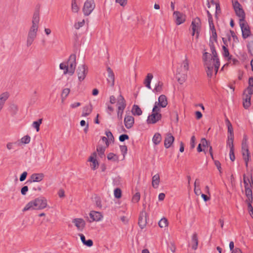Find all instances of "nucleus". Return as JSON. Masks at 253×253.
Returning a JSON list of instances; mask_svg holds the SVG:
<instances>
[{
    "mask_svg": "<svg viewBox=\"0 0 253 253\" xmlns=\"http://www.w3.org/2000/svg\"><path fill=\"white\" fill-rule=\"evenodd\" d=\"M203 60L207 76L211 78L214 74L216 75L220 66L217 53L210 54L206 52L203 55Z\"/></svg>",
    "mask_w": 253,
    "mask_h": 253,
    "instance_id": "1",
    "label": "nucleus"
},
{
    "mask_svg": "<svg viewBox=\"0 0 253 253\" xmlns=\"http://www.w3.org/2000/svg\"><path fill=\"white\" fill-rule=\"evenodd\" d=\"M40 11L39 9H36L33 14L32 18V25L30 27L28 33L26 45L29 47L32 45L37 35V32L39 28V24L40 22Z\"/></svg>",
    "mask_w": 253,
    "mask_h": 253,
    "instance_id": "2",
    "label": "nucleus"
},
{
    "mask_svg": "<svg viewBox=\"0 0 253 253\" xmlns=\"http://www.w3.org/2000/svg\"><path fill=\"white\" fill-rule=\"evenodd\" d=\"M46 199L43 197H40L29 202L23 209V211L30 210H42L46 208Z\"/></svg>",
    "mask_w": 253,
    "mask_h": 253,
    "instance_id": "3",
    "label": "nucleus"
},
{
    "mask_svg": "<svg viewBox=\"0 0 253 253\" xmlns=\"http://www.w3.org/2000/svg\"><path fill=\"white\" fill-rule=\"evenodd\" d=\"M189 60L187 57L185 56V59L181 64L180 68L178 69L177 70L176 78L180 84H183L186 79L187 72L189 70Z\"/></svg>",
    "mask_w": 253,
    "mask_h": 253,
    "instance_id": "4",
    "label": "nucleus"
},
{
    "mask_svg": "<svg viewBox=\"0 0 253 253\" xmlns=\"http://www.w3.org/2000/svg\"><path fill=\"white\" fill-rule=\"evenodd\" d=\"M243 183L247 198L253 197V180L252 175H243Z\"/></svg>",
    "mask_w": 253,
    "mask_h": 253,
    "instance_id": "5",
    "label": "nucleus"
},
{
    "mask_svg": "<svg viewBox=\"0 0 253 253\" xmlns=\"http://www.w3.org/2000/svg\"><path fill=\"white\" fill-rule=\"evenodd\" d=\"M242 153L243 159L246 163V166L248 167V162L250 159L251 156L249 153L247 138L246 136L244 137L242 142Z\"/></svg>",
    "mask_w": 253,
    "mask_h": 253,
    "instance_id": "6",
    "label": "nucleus"
},
{
    "mask_svg": "<svg viewBox=\"0 0 253 253\" xmlns=\"http://www.w3.org/2000/svg\"><path fill=\"white\" fill-rule=\"evenodd\" d=\"M224 44L227 46L229 45L232 47L235 46L239 42V40L233 31H230V35L228 36V40L222 38Z\"/></svg>",
    "mask_w": 253,
    "mask_h": 253,
    "instance_id": "7",
    "label": "nucleus"
},
{
    "mask_svg": "<svg viewBox=\"0 0 253 253\" xmlns=\"http://www.w3.org/2000/svg\"><path fill=\"white\" fill-rule=\"evenodd\" d=\"M211 28V37L210 39V46L211 48V52L212 54L216 53L215 46V44H217V34L216 33L215 29L213 25H212V28Z\"/></svg>",
    "mask_w": 253,
    "mask_h": 253,
    "instance_id": "8",
    "label": "nucleus"
},
{
    "mask_svg": "<svg viewBox=\"0 0 253 253\" xmlns=\"http://www.w3.org/2000/svg\"><path fill=\"white\" fill-rule=\"evenodd\" d=\"M233 6L236 15L238 17L239 22L244 21L245 13L242 8L241 5L237 1H233Z\"/></svg>",
    "mask_w": 253,
    "mask_h": 253,
    "instance_id": "9",
    "label": "nucleus"
},
{
    "mask_svg": "<svg viewBox=\"0 0 253 253\" xmlns=\"http://www.w3.org/2000/svg\"><path fill=\"white\" fill-rule=\"evenodd\" d=\"M158 121V102H156L153 109V112L147 120L148 124H154Z\"/></svg>",
    "mask_w": 253,
    "mask_h": 253,
    "instance_id": "10",
    "label": "nucleus"
},
{
    "mask_svg": "<svg viewBox=\"0 0 253 253\" xmlns=\"http://www.w3.org/2000/svg\"><path fill=\"white\" fill-rule=\"evenodd\" d=\"M253 94V90L252 88H247L243 95V106L245 109H248L251 105V95Z\"/></svg>",
    "mask_w": 253,
    "mask_h": 253,
    "instance_id": "11",
    "label": "nucleus"
},
{
    "mask_svg": "<svg viewBox=\"0 0 253 253\" xmlns=\"http://www.w3.org/2000/svg\"><path fill=\"white\" fill-rule=\"evenodd\" d=\"M94 0H86L84 3L83 11L85 16L89 15L95 8Z\"/></svg>",
    "mask_w": 253,
    "mask_h": 253,
    "instance_id": "12",
    "label": "nucleus"
},
{
    "mask_svg": "<svg viewBox=\"0 0 253 253\" xmlns=\"http://www.w3.org/2000/svg\"><path fill=\"white\" fill-rule=\"evenodd\" d=\"M76 56L75 54H71L67 62V65L69 68V74L72 75L75 72L76 66Z\"/></svg>",
    "mask_w": 253,
    "mask_h": 253,
    "instance_id": "13",
    "label": "nucleus"
},
{
    "mask_svg": "<svg viewBox=\"0 0 253 253\" xmlns=\"http://www.w3.org/2000/svg\"><path fill=\"white\" fill-rule=\"evenodd\" d=\"M239 25L242 30L243 38L244 39L248 38L250 35L251 31L247 22L245 20L240 21Z\"/></svg>",
    "mask_w": 253,
    "mask_h": 253,
    "instance_id": "14",
    "label": "nucleus"
},
{
    "mask_svg": "<svg viewBox=\"0 0 253 253\" xmlns=\"http://www.w3.org/2000/svg\"><path fill=\"white\" fill-rule=\"evenodd\" d=\"M201 21L199 18H196L192 21L191 24V28L192 30V35L193 36L195 34H197V37H198V34L200 29Z\"/></svg>",
    "mask_w": 253,
    "mask_h": 253,
    "instance_id": "15",
    "label": "nucleus"
},
{
    "mask_svg": "<svg viewBox=\"0 0 253 253\" xmlns=\"http://www.w3.org/2000/svg\"><path fill=\"white\" fill-rule=\"evenodd\" d=\"M77 72L79 80L80 81H82L84 79L86 76L87 72V68L84 65H81L78 67Z\"/></svg>",
    "mask_w": 253,
    "mask_h": 253,
    "instance_id": "16",
    "label": "nucleus"
},
{
    "mask_svg": "<svg viewBox=\"0 0 253 253\" xmlns=\"http://www.w3.org/2000/svg\"><path fill=\"white\" fill-rule=\"evenodd\" d=\"M173 17L175 23L177 25H179L183 23H184L185 21L186 16L182 13H181L179 11H175L173 13Z\"/></svg>",
    "mask_w": 253,
    "mask_h": 253,
    "instance_id": "17",
    "label": "nucleus"
},
{
    "mask_svg": "<svg viewBox=\"0 0 253 253\" xmlns=\"http://www.w3.org/2000/svg\"><path fill=\"white\" fill-rule=\"evenodd\" d=\"M138 225L141 229H143L146 225V212L142 211L140 212L138 218Z\"/></svg>",
    "mask_w": 253,
    "mask_h": 253,
    "instance_id": "18",
    "label": "nucleus"
},
{
    "mask_svg": "<svg viewBox=\"0 0 253 253\" xmlns=\"http://www.w3.org/2000/svg\"><path fill=\"white\" fill-rule=\"evenodd\" d=\"M96 153L93 152L88 159V161L92 163V164L90 165V167L93 170H95L97 169L99 166L98 161L96 159Z\"/></svg>",
    "mask_w": 253,
    "mask_h": 253,
    "instance_id": "19",
    "label": "nucleus"
},
{
    "mask_svg": "<svg viewBox=\"0 0 253 253\" xmlns=\"http://www.w3.org/2000/svg\"><path fill=\"white\" fill-rule=\"evenodd\" d=\"M44 177V174L43 173H34L31 175L30 180L27 181L26 183H32V182H40Z\"/></svg>",
    "mask_w": 253,
    "mask_h": 253,
    "instance_id": "20",
    "label": "nucleus"
},
{
    "mask_svg": "<svg viewBox=\"0 0 253 253\" xmlns=\"http://www.w3.org/2000/svg\"><path fill=\"white\" fill-rule=\"evenodd\" d=\"M124 123L127 129L131 128L134 123V118L131 116H126L124 119Z\"/></svg>",
    "mask_w": 253,
    "mask_h": 253,
    "instance_id": "21",
    "label": "nucleus"
},
{
    "mask_svg": "<svg viewBox=\"0 0 253 253\" xmlns=\"http://www.w3.org/2000/svg\"><path fill=\"white\" fill-rule=\"evenodd\" d=\"M169 224L168 220L165 217H163L159 220V227L164 228L165 233L168 235H169L168 229Z\"/></svg>",
    "mask_w": 253,
    "mask_h": 253,
    "instance_id": "22",
    "label": "nucleus"
},
{
    "mask_svg": "<svg viewBox=\"0 0 253 253\" xmlns=\"http://www.w3.org/2000/svg\"><path fill=\"white\" fill-rule=\"evenodd\" d=\"M174 137L170 133L167 134L164 141V145L166 148H169L173 143Z\"/></svg>",
    "mask_w": 253,
    "mask_h": 253,
    "instance_id": "23",
    "label": "nucleus"
},
{
    "mask_svg": "<svg viewBox=\"0 0 253 253\" xmlns=\"http://www.w3.org/2000/svg\"><path fill=\"white\" fill-rule=\"evenodd\" d=\"M89 216L92 219V221H99L103 217L102 215L100 212L91 211L89 213Z\"/></svg>",
    "mask_w": 253,
    "mask_h": 253,
    "instance_id": "24",
    "label": "nucleus"
},
{
    "mask_svg": "<svg viewBox=\"0 0 253 253\" xmlns=\"http://www.w3.org/2000/svg\"><path fill=\"white\" fill-rule=\"evenodd\" d=\"M73 223L75 224L78 229H83L85 225V221L82 218H75L73 219Z\"/></svg>",
    "mask_w": 253,
    "mask_h": 253,
    "instance_id": "25",
    "label": "nucleus"
},
{
    "mask_svg": "<svg viewBox=\"0 0 253 253\" xmlns=\"http://www.w3.org/2000/svg\"><path fill=\"white\" fill-rule=\"evenodd\" d=\"M225 123L228 128L227 137H234L233 128L228 118H226Z\"/></svg>",
    "mask_w": 253,
    "mask_h": 253,
    "instance_id": "26",
    "label": "nucleus"
},
{
    "mask_svg": "<svg viewBox=\"0 0 253 253\" xmlns=\"http://www.w3.org/2000/svg\"><path fill=\"white\" fill-rule=\"evenodd\" d=\"M118 104L119 105L118 110H124L126 106V101L122 95L118 97Z\"/></svg>",
    "mask_w": 253,
    "mask_h": 253,
    "instance_id": "27",
    "label": "nucleus"
},
{
    "mask_svg": "<svg viewBox=\"0 0 253 253\" xmlns=\"http://www.w3.org/2000/svg\"><path fill=\"white\" fill-rule=\"evenodd\" d=\"M168 102L167 97L164 95L159 96V108L160 107L165 108L168 105Z\"/></svg>",
    "mask_w": 253,
    "mask_h": 253,
    "instance_id": "28",
    "label": "nucleus"
},
{
    "mask_svg": "<svg viewBox=\"0 0 253 253\" xmlns=\"http://www.w3.org/2000/svg\"><path fill=\"white\" fill-rule=\"evenodd\" d=\"M9 93L7 92L2 93L0 95V107L3 108V106L5 103L6 100L9 97Z\"/></svg>",
    "mask_w": 253,
    "mask_h": 253,
    "instance_id": "29",
    "label": "nucleus"
},
{
    "mask_svg": "<svg viewBox=\"0 0 253 253\" xmlns=\"http://www.w3.org/2000/svg\"><path fill=\"white\" fill-rule=\"evenodd\" d=\"M92 108L91 104L85 106L84 107L82 116L86 117L88 116L92 112Z\"/></svg>",
    "mask_w": 253,
    "mask_h": 253,
    "instance_id": "30",
    "label": "nucleus"
},
{
    "mask_svg": "<svg viewBox=\"0 0 253 253\" xmlns=\"http://www.w3.org/2000/svg\"><path fill=\"white\" fill-rule=\"evenodd\" d=\"M131 112L133 115L137 116L141 115L142 113L140 108L137 105L133 106Z\"/></svg>",
    "mask_w": 253,
    "mask_h": 253,
    "instance_id": "31",
    "label": "nucleus"
},
{
    "mask_svg": "<svg viewBox=\"0 0 253 253\" xmlns=\"http://www.w3.org/2000/svg\"><path fill=\"white\" fill-rule=\"evenodd\" d=\"M153 75L151 73H148L146 77V79L144 81V84L145 86L148 87V88H150V83L152 79L153 78Z\"/></svg>",
    "mask_w": 253,
    "mask_h": 253,
    "instance_id": "32",
    "label": "nucleus"
},
{
    "mask_svg": "<svg viewBox=\"0 0 253 253\" xmlns=\"http://www.w3.org/2000/svg\"><path fill=\"white\" fill-rule=\"evenodd\" d=\"M96 151L100 158H102L105 157L104 152L105 151V147L102 146L98 145L97 146Z\"/></svg>",
    "mask_w": 253,
    "mask_h": 253,
    "instance_id": "33",
    "label": "nucleus"
},
{
    "mask_svg": "<svg viewBox=\"0 0 253 253\" xmlns=\"http://www.w3.org/2000/svg\"><path fill=\"white\" fill-rule=\"evenodd\" d=\"M18 109V106L15 104H11L9 106V111L12 116L17 113Z\"/></svg>",
    "mask_w": 253,
    "mask_h": 253,
    "instance_id": "34",
    "label": "nucleus"
},
{
    "mask_svg": "<svg viewBox=\"0 0 253 253\" xmlns=\"http://www.w3.org/2000/svg\"><path fill=\"white\" fill-rule=\"evenodd\" d=\"M192 242L193 243L192 248L196 250L198 244V237L196 234H194L192 237Z\"/></svg>",
    "mask_w": 253,
    "mask_h": 253,
    "instance_id": "35",
    "label": "nucleus"
},
{
    "mask_svg": "<svg viewBox=\"0 0 253 253\" xmlns=\"http://www.w3.org/2000/svg\"><path fill=\"white\" fill-rule=\"evenodd\" d=\"M234 137H227V147H229L230 150L234 149Z\"/></svg>",
    "mask_w": 253,
    "mask_h": 253,
    "instance_id": "36",
    "label": "nucleus"
},
{
    "mask_svg": "<svg viewBox=\"0 0 253 253\" xmlns=\"http://www.w3.org/2000/svg\"><path fill=\"white\" fill-rule=\"evenodd\" d=\"M152 184L154 188L158 187V174H155L153 176Z\"/></svg>",
    "mask_w": 253,
    "mask_h": 253,
    "instance_id": "37",
    "label": "nucleus"
},
{
    "mask_svg": "<svg viewBox=\"0 0 253 253\" xmlns=\"http://www.w3.org/2000/svg\"><path fill=\"white\" fill-rule=\"evenodd\" d=\"M79 10V7L77 5L76 0H72V11L73 12L77 13Z\"/></svg>",
    "mask_w": 253,
    "mask_h": 253,
    "instance_id": "38",
    "label": "nucleus"
},
{
    "mask_svg": "<svg viewBox=\"0 0 253 253\" xmlns=\"http://www.w3.org/2000/svg\"><path fill=\"white\" fill-rule=\"evenodd\" d=\"M226 46H227L225 44L223 45V46H222V49H223V53H222V54H223V55L224 56V57L226 58V59H227L228 58H229V57L231 55H230L228 49L226 47Z\"/></svg>",
    "mask_w": 253,
    "mask_h": 253,
    "instance_id": "39",
    "label": "nucleus"
},
{
    "mask_svg": "<svg viewBox=\"0 0 253 253\" xmlns=\"http://www.w3.org/2000/svg\"><path fill=\"white\" fill-rule=\"evenodd\" d=\"M59 67H60V69L64 70V74H66L67 73L69 74V68L68 67V66L67 65V63H61L59 65Z\"/></svg>",
    "mask_w": 253,
    "mask_h": 253,
    "instance_id": "40",
    "label": "nucleus"
},
{
    "mask_svg": "<svg viewBox=\"0 0 253 253\" xmlns=\"http://www.w3.org/2000/svg\"><path fill=\"white\" fill-rule=\"evenodd\" d=\"M246 202L248 204V209L249 212H250L251 211H253V207L252 206V203L253 202V197H251L250 199V198H247Z\"/></svg>",
    "mask_w": 253,
    "mask_h": 253,
    "instance_id": "41",
    "label": "nucleus"
},
{
    "mask_svg": "<svg viewBox=\"0 0 253 253\" xmlns=\"http://www.w3.org/2000/svg\"><path fill=\"white\" fill-rule=\"evenodd\" d=\"M42 123V119H40L38 120L37 121H35L33 123V126L36 129L37 131H39L40 130V125Z\"/></svg>",
    "mask_w": 253,
    "mask_h": 253,
    "instance_id": "42",
    "label": "nucleus"
},
{
    "mask_svg": "<svg viewBox=\"0 0 253 253\" xmlns=\"http://www.w3.org/2000/svg\"><path fill=\"white\" fill-rule=\"evenodd\" d=\"M70 91V90L68 88H64L62 90V92L61 94V97H62V101H63V100L65 99L67 97V96L69 94Z\"/></svg>",
    "mask_w": 253,
    "mask_h": 253,
    "instance_id": "43",
    "label": "nucleus"
},
{
    "mask_svg": "<svg viewBox=\"0 0 253 253\" xmlns=\"http://www.w3.org/2000/svg\"><path fill=\"white\" fill-rule=\"evenodd\" d=\"M107 159L109 160H112L114 162L118 160V156L112 153H110L107 155Z\"/></svg>",
    "mask_w": 253,
    "mask_h": 253,
    "instance_id": "44",
    "label": "nucleus"
},
{
    "mask_svg": "<svg viewBox=\"0 0 253 253\" xmlns=\"http://www.w3.org/2000/svg\"><path fill=\"white\" fill-rule=\"evenodd\" d=\"M31 137L29 135H27L23 137L21 139V143L23 144H28L30 142Z\"/></svg>",
    "mask_w": 253,
    "mask_h": 253,
    "instance_id": "45",
    "label": "nucleus"
},
{
    "mask_svg": "<svg viewBox=\"0 0 253 253\" xmlns=\"http://www.w3.org/2000/svg\"><path fill=\"white\" fill-rule=\"evenodd\" d=\"M114 196L115 198L117 199H119L122 196V191L119 188H117L114 190Z\"/></svg>",
    "mask_w": 253,
    "mask_h": 253,
    "instance_id": "46",
    "label": "nucleus"
},
{
    "mask_svg": "<svg viewBox=\"0 0 253 253\" xmlns=\"http://www.w3.org/2000/svg\"><path fill=\"white\" fill-rule=\"evenodd\" d=\"M227 60L228 61L229 64L232 65H236L239 62L238 60L234 58H232L231 56H230L229 58H228Z\"/></svg>",
    "mask_w": 253,
    "mask_h": 253,
    "instance_id": "47",
    "label": "nucleus"
},
{
    "mask_svg": "<svg viewBox=\"0 0 253 253\" xmlns=\"http://www.w3.org/2000/svg\"><path fill=\"white\" fill-rule=\"evenodd\" d=\"M248 47L249 52L253 55V39L249 42Z\"/></svg>",
    "mask_w": 253,
    "mask_h": 253,
    "instance_id": "48",
    "label": "nucleus"
},
{
    "mask_svg": "<svg viewBox=\"0 0 253 253\" xmlns=\"http://www.w3.org/2000/svg\"><path fill=\"white\" fill-rule=\"evenodd\" d=\"M200 144L203 147H204V149L209 147V142L205 138H202Z\"/></svg>",
    "mask_w": 253,
    "mask_h": 253,
    "instance_id": "49",
    "label": "nucleus"
},
{
    "mask_svg": "<svg viewBox=\"0 0 253 253\" xmlns=\"http://www.w3.org/2000/svg\"><path fill=\"white\" fill-rule=\"evenodd\" d=\"M105 134L107 136L108 140H109L110 141H112L113 142L114 141V136L110 131H106Z\"/></svg>",
    "mask_w": 253,
    "mask_h": 253,
    "instance_id": "50",
    "label": "nucleus"
},
{
    "mask_svg": "<svg viewBox=\"0 0 253 253\" xmlns=\"http://www.w3.org/2000/svg\"><path fill=\"white\" fill-rule=\"evenodd\" d=\"M129 139V136L127 134H123L120 135L119 136V140L121 142H123L126 140H128Z\"/></svg>",
    "mask_w": 253,
    "mask_h": 253,
    "instance_id": "51",
    "label": "nucleus"
},
{
    "mask_svg": "<svg viewBox=\"0 0 253 253\" xmlns=\"http://www.w3.org/2000/svg\"><path fill=\"white\" fill-rule=\"evenodd\" d=\"M140 199V194L139 193H136L134 195H133L132 201L134 203H137L139 201Z\"/></svg>",
    "mask_w": 253,
    "mask_h": 253,
    "instance_id": "52",
    "label": "nucleus"
},
{
    "mask_svg": "<svg viewBox=\"0 0 253 253\" xmlns=\"http://www.w3.org/2000/svg\"><path fill=\"white\" fill-rule=\"evenodd\" d=\"M94 201L96 203V206L98 207H99V208L101 207V206H102L101 201L100 198L99 197H97V196L95 197Z\"/></svg>",
    "mask_w": 253,
    "mask_h": 253,
    "instance_id": "53",
    "label": "nucleus"
},
{
    "mask_svg": "<svg viewBox=\"0 0 253 253\" xmlns=\"http://www.w3.org/2000/svg\"><path fill=\"white\" fill-rule=\"evenodd\" d=\"M120 150L124 156V157H125V154H126L127 153V147L126 146V145H121L120 146Z\"/></svg>",
    "mask_w": 253,
    "mask_h": 253,
    "instance_id": "54",
    "label": "nucleus"
},
{
    "mask_svg": "<svg viewBox=\"0 0 253 253\" xmlns=\"http://www.w3.org/2000/svg\"><path fill=\"white\" fill-rule=\"evenodd\" d=\"M115 77H108L107 82L110 86H113L114 85Z\"/></svg>",
    "mask_w": 253,
    "mask_h": 253,
    "instance_id": "55",
    "label": "nucleus"
},
{
    "mask_svg": "<svg viewBox=\"0 0 253 253\" xmlns=\"http://www.w3.org/2000/svg\"><path fill=\"white\" fill-rule=\"evenodd\" d=\"M153 142L155 145L158 144V133H156L152 139Z\"/></svg>",
    "mask_w": 253,
    "mask_h": 253,
    "instance_id": "56",
    "label": "nucleus"
},
{
    "mask_svg": "<svg viewBox=\"0 0 253 253\" xmlns=\"http://www.w3.org/2000/svg\"><path fill=\"white\" fill-rule=\"evenodd\" d=\"M107 71L108 72V77H115L114 74L110 67H107Z\"/></svg>",
    "mask_w": 253,
    "mask_h": 253,
    "instance_id": "57",
    "label": "nucleus"
},
{
    "mask_svg": "<svg viewBox=\"0 0 253 253\" xmlns=\"http://www.w3.org/2000/svg\"><path fill=\"white\" fill-rule=\"evenodd\" d=\"M84 20H83L81 22H78L77 23H76L75 25V28L76 29H80L81 27H83L84 26Z\"/></svg>",
    "mask_w": 253,
    "mask_h": 253,
    "instance_id": "58",
    "label": "nucleus"
},
{
    "mask_svg": "<svg viewBox=\"0 0 253 253\" xmlns=\"http://www.w3.org/2000/svg\"><path fill=\"white\" fill-rule=\"evenodd\" d=\"M195 141L196 138L194 136H192L190 140V146L192 149H193L195 147Z\"/></svg>",
    "mask_w": 253,
    "mask_h": 253,
    "instance_id": "59",
    "label": "nucleus"
},
{
    "mask_svg": "<svg viewBox=\"0 0 253 253\" xmlns=\"http://www.w3.org/2000/svg\"><path fill=\"white\" fill-rule=\"evenodd\" d=\"M207 13H208V15L209 21L210 28H212V25H213V24L212 23L211 15L210 14V12L208 10L207 11Z\"/></svg>",
    "mask_w": 253,
    "mask_h": 253,
    "instance_id": "60",
    "label": "nucleus"
},
{
    "mask_svg": "<svg viewBox=\"0 0 253 253\" xmlns=\"http://www.w3.org/2000/svg\"><path fill=\"white\" fill-rule=\"evenodd\" d=\"M28 191V187L27 186H24L21 189V194L25 195Z\"/></svg>",
    "mask_w": 253,
    "mask_h": 253,
    "instance_id": "61",
    "label": "nucleus"
},
{
    "mask_svg": "<svg viewBox=\"0 0 253 253\" xmlns=\"http://www.w3.org/2000/svg\"><path fill=\"white\" fill-rule=\"evenodd\" d=\"M27 172L26 171L23 172L20 175L19 180L20 181H23L26 178Z\"/></svg>",
    "mask_w": 253,
    "mask_h": 253,
    "instance_id": "62",
    "label": "nucleus"
},
{
    "mask_svg": "<svg viewBox=\"0 0 253 253\" xmlns=\"http://www.w3.org/2000/svg\"><path fill=\"white\" fill-rule=\"evenodd\" d=\"M230 159L232 161H234L235 159V157L234 154V149L230 150L229 151Z\"/></svg>",
    "mask_w": 253,
    "mask_h": 253,
    "instance_id": "63",
    "label": "nucleus"
},
{
    "mask_svg": "<svg viewBox=\"0 0 253 253\" xmlns=\"http://www.w3.org/2000/svg\"><path fill=\"white\" fill-rule=\"evenodd\" d=\"M84 245L86 246L87 247H90L93 245V241L91 239H88L85 241Z\"/></svg>",
    "mask_w": 253,
    "mask_h": 253,
    "instance_id": "64",
    "label": "nucleus"
}]
</instances>
